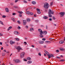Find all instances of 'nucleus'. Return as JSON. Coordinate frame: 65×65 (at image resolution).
<instances>
[{
  "instance_id": "58836bf2",
  "label": "nucleus",
  "mask_w": 65,
  "mask_h": 65,
  "mask_svg": "<svg viewBox=\"0 0 65 65\" xmlns=\"http://www.w3.org/2000/svg\"><path fill=\"white\" fill-rule=\"evenodd\" d=\"M16 40H17V41H19V39L18 38H15Z\"/></svg>"
},
{
  "instance_id": "e433bc0d",
  "label": "nucleus",
  "mask_w": 65,
  "mask_h": 65,
  "mask_svg": "<svg viewBox=\"0 0 65 65\" xmlns=\"http://www.w3.org/2000/svg\"><path fill=\"white\" fill-rule=\"evenodd\" d=\"M60 58H61L59 57H58L57 56L56 57V59H60Z\"/></svg>"
},
{
  "instance_id": "864d4df0",
  "label": "nucleus",
  "mask_w": 65,
  "mask_h": 65,
  "mask_svg": "<svg viewBox=\"0 0 65 65\" xmlns=\"http://www.w3.org/2000/svg\"><path fill=\"white\" fill-rule=\"evenodd\" d=\"M50 5H51V6H52V5H53V2H51V3Z\"/></svg>"
},
{
  "instance_id": "423d86ee",
  "label": "nucleus",
  "mask_w": 65,
  "mask_h": 65,
  "mask_svg": "<svg viewBox=\"0 0 65 65\" xmlns=\"http://www.w3.org/2000/svg\"><path fill=\"white\" fill-rule=\"evenodd\" d=\"M60 14L61 16V17H63L64 16V15L65 14V12H60L59 13Z\"/></svg>"
},
{
  "instance_id": "c03bdc74",
  "label": "nucleus",
  "mask_w": 65,
  "mask_h": 65,
  "mask_svg": "<svg viewBox=\"0 0 65 65\" xmlns=\"http://www.w3.org/2000/svg\"><path fill=\"white\" fill-rule=\"evenodd\" d=\"M37 11H40V9L37 8Z\"/></svg>"
},
{
  "instance_id": "5701e85b",
  "label": "nucleus",
  "mask_w": 65,
  "mask_h": 65,
  "mask_svg": "<svg viewBox=\"0 0 65 65\" xmlns=\"http://www.w3.org/2000/svg\"><path fill=\"white\" fill-rule=\"evenodd\" d=\"M48 16L49 17H50V18H52V15L51 14H49Z\"/></svg>"
},
{
  "instance_id": "0e129e2a",
  "label": "nucleus",
  "mask_w": 65,
  "mask_h": 65,
  "mask_svg": "<svg viewBox=\"0 0 65 65\" xmlns=\"http://www.w3.org/2000/svg\"><path fill=\"white\" fill-rule=\"evenodd\" d=\"M54 26H56L57 25H56V24H54Z\"/></svg>"
},
{
  "instance_id": "412c9836",
  "label": "nucleus",
  "mask_w": 65,
  "mask_h": 65,
  "mask_svg": "<svg viewBox=\"0 0 65 65\" xmlns=\"http://www.w3.org/2000/svg\"><path fill=\"white\" fill-rule=\"evenodd\" d=\"M0 24H1V25H4V24H3V22L1 21H0Z\"/></svg>"
},
{
  "instance_id": "a211bd4d",
  "label": "nucleus",
  "mask_w": 65,
  "mask_h": 65,
  "mask_svg": "<svg viewBox=\"0 0 65 65\" xmlns=\"http://www.w3.org/2000/svg\"><path fill=\"white\" fill-rule=\"evenodd\" d=\"M60 60V62H64V61H65L64 59H61Z\"/></svg>"
},
{
  "instance_id": "c85d7f7f",
  "label": "nucleus",
  "mask_w": 65,
  "mask_h": 65,
  "mask_svg": "<svg viewBox=\"0 0 65 65\" xmlns=\"http://www.w3.org/2000/svg\"><path fill=\"white\" fill-rule=\"evenodd\" d=\"M50 55L51 56V57H54V56L53 54H50Z\"/></svg>"
},
{
  "instance_id": "c9c22d12",
  "label": "nucleus",
  "mask_w": 65,
  "mask_h": 65,
  "mask_svg": "<svg viewBox=\"0 0 65 65\" xmlns=\"http://www.w3.org/2000/svg\"><path fill=\"white\" fill-rule=\"evenodd\" d=\"M18 28L19 30L21 29V27H20V26L18 27Z\"/></svg>"
},
{
  "instance_id": "3c124183",
  "label": "nucleus",
  "mask_w": 65,
  "mask_h": 65,
  "mask_svg": "<svg viewBox=\"0 0 65 65\" xmlns=\"http://www.w3.org/2000/svg\"><path fill=\"white\" fill-rule=\"evenodd\" d=\"M19 17H22V14H20Z\"/></svg>"
},
{
  "instance_id": "a18cd8bd",
  "label": "nucleus",
  "mask_w": 65,
  "mask_h": 65,
  "mask_svg": "<svg viewBox=\"0 0 65 65\" xmlns=\"http://www.w3.org/2000/svg\"><path fill=\"white\" fill-rule=\"evenodd\" d=\"M36 21L37 23H38V22H39V21L38 20H36Z\"/></svg>"
},
{
  "instance_id": "ddd939ff",
  "label": "nucleus",
  "mask_w": 65,
  "mask_h": 65,
  "mask_svg": "<svg viewBox=\"0 0 65 65\" xmlns=\"http://www.w3.org/2000/svg\"><path fill=\"white\" fill-rule=\"evenodd\" d=\"M64 42V41H61L59 42V43H61V44H62V43H63Z\"/></svg>"
},
{
  "instance_id": "c756f323",
  "label": "nucleus",
  "mask_w": 65,
  "mask_h": 65,
  "mask_svg": "<svg viewBox=\"0 0 65 65\" xmlns=\"http://www.w3.org/2000/svg\"><path fill=\"white\" fill-rule=\"evenodd\" d=\"M2 18H6V16L3 15L2 16Z\"/></svg>"
},
{
  "instance_id": "1a4fd4ad",
  "label": "nucleus",
  "mask_w": 65,
  "mask_h": 65,
  "mask_svg": "<svg viewBox=\"0 0 65 65\" xmlns=\"http://www.w3.org/2000/svg\"><path fill=\"white\" fill-rule=\"evenodd\" d=\"M31 4H33L34 5L36 4V2L34 1H32L31 2Z\"/></svg>"
},
{
  "instance_id": "6ab92c4d",
  "label": "nucleus",
  "mask_w": 65,
  "mask_h": 65,
  "mask_svg": "<svg viewBox=\"0 0 65 65\" xmlns=\"http://www.w3.org/2000/svg\"><path fill=\"white\" fill-rule=\"evenodd\" d=\"M27 21L28 22H30V19H27Z\"/></svg>"
},
{
  "instance_id": "72a5a7b5",
  "label": "nucleus",
  "mask_w": 65,
  "mask_h": 65,
  "mask_svg": "<svg viewBox=\"0 0 65 65\" xmlns=\"http://www.w3.org/2000/svg\"><path fill=\"white\" fill-rule=\"evenodd\" d=\"M2 55L3 56H4L5 55V54L4 53H3Z\"/></svg>"
},
{
  "instance_id": "9b49d317",
  "label": "nucleus",
  "mask_w": 65,
  "mask_h": 65,
  "mask_svg": "<svg viewBox=\"0 0 65 65\" xmlns=\"http://www.w3.org/2000/svg\"><path fill=\"white\" fill-rule=\"evenodd\" d=\"M47 56H48V59H50L51 57V54H47Z\"/></svg>"
},
{
  "instance_id": "0eeeda50",
  "label": "nucleus",
  "mask_w": 65,
  "mask_h": 65,
  "mask_svg": "<svg viewBox=\"0 0 65 65\" xmlns=\"http://www.w3.org/2000/svg\"><path fill=\"white\" fill-rule=\"evenodd\" d=\"M15 61L16 62H17V63H20V62H21V61L18 59H16L15 60Z\"/></svg>"
},
{
  "instance_id": "69168bd1",
  "label": "nucleus",
  "mask_w": 65,
  "mask_h": 65,
  "mask_svg": "<svg viewBox=\"0 0 65 65\" xmlns=\"http://www.w3.org/2000/svg\"><path fill=\"white\" fill-rule=\"evenodd\" d=\"M13 3H11V5H13Z\"/></svg>"
},
{
  "instance_id": "39448f33",
  "label": "nucleus",
  "mask_w": 65,
  "mask_h": 65,
  "mask_svg": "<svg viewBox=\"0 0 65 65\" xmlns=\"http://www.w3.org/2000/svg\"><path fill=\"white\" fill-rule=\"evenodd\" d=\"M17 50H18V52H19L22 49V48H21L20 47H18L17 48Z\"/></svg>"
},
{
  "instance_id": "2eb2a0df",
  "label": "nucleus",
  "mask_w": 65,
  "mask_h": 65,
  "mask_svg": "<svg viewBox=\"0 0 65 65\" xmlns=\"http://www.w3.org/2000/svg\"><path fill=\"white\" fill-rule=\"evenodd\" d=\"M44 42V41H39V43L41 44H43V43Z\"/></svg>"
},
{
  "instance_id": "49530a36",
  "label": "nucleus",
  "mask_w": 65,
  "mask_h": 65,
  "mask_svg": "<svg viewBox=\"0 0 65 65\" xmlns=\"http://www.w3.org/2000/svg\"><path fill=\"white\" fill-rule=\"evenodd\" d=\"M56 52L57 53H58V52H59V50H56Z\"/></svg>"
},
{
  "instance_id": "f03ea898",
  "label": "nucleus",
  "mask_w": 65,
  "mask_h": 65,
  "mask_svg": "<svg viewBox=\"0 0 65 65\" xmlns=\"http://www.w3.org/2000/svg\"><path fill=\"white\" fill-rule=\"evenodd\" d=\"M49 4L47 3H45L44 6L45 8V9H47L49 7Z\"/></svg>"
},
{
  "instance_id": "4c0bfd02",
  "label": "nucleus",
  "mask_w": 65,
  "mask_h": 65,
  "mask_svg": "<svg viewBox=\"0 0 65 65\" xmlns=\"http://www.w3.org/2000/svg\"><path fill=\"white\" fill-rule=\"evenodd\" d=\"M47 43H48V44H50V43H51V42L50 41H48Z\"/></svg>"
},
{
  "instance_id": "603ef678",
  "label": "nucleus",
  "mask_w": 65,
  "mask_h": 65,
  "mask_svg": "<svg viewBox=\"0 0 65 65\" xmlns=\"http://www.w3.org/2000/svg\"><path fill=\"white\" fill-rule=\"evenodd\" d=\"M49 40L50 41H51L52 40V38H50L49 39Z\"/></svg>"
},
{
  "instance_id": "a878e982",
  "label": "nucleus",
  "mask_w": 65,
  "mask_h": 65,
  "mask_svg": "<svg viewBox=\"0 0 65 65\" xmlns=\"http://www.w3.org/2000/svg\"><path fill=\"white\" fill-rule=\"evenodd\" d=\"M60 50L62 51H64V49L62 48H60Z\"/></svg>"
},
{
  "instance_id": "4d7b16f0",
  "label": "nucleus",
  "mask_w": 65,
  "mask_h": 65,
  "mask_svg": "<svg viewBox=\"0 0 65 65\" xmlns=\"http://www.w3.org/2000/svg\"><path fill=\"white\" fill-rule=\"evenodd\" d=\"M2 42H0V45H2Z\"/></svg>"
},
{
  "instance_id": "6e6d98bb",
  "label": "nucleus",
  "mask_w": 65,
  "mask_h": 65,
  "mask_svg": "<svg viewBox=\"0 0 65 65\" xmlns=\"http://www.w3.org/2000/svg\"><path fill=\"white\" fill-rule=\"evenodd\" d=\"M46 29H47V25H46Z\"/></svg>"
},
{
  "instance_id": "052dcab7",
  "label": "nucleus",
  "mask_w": 65,
  "mask_h": 65,
  "mask_svg": "<svg viewBox=\"0 0 65 65\" xmlns=\"http://www.w3.org/2000/svg\"><path fill=\"white\" fill-rule=\"evenodd\" d=\"M26 27V28H28V26H25Z\"/></svg>"
},
{
  "instance_id": "774afa93",
  "label": "nucleus",
  "mask_w": 65,
  "mask_h": 65,
  "mask_svg": "<svg viewBox=\"0 0 65 65\" xmlns=\"http://www.w3.org/2000/svg\"><path fill=\"white\" fill-rule=\"evenodd\" d=\"M44 47H45V48L46 47V45H44Z\"/></svg>"
},
{
  "instance_id": "8fccbe9b",
  "label": "nucleus",
  "mask_w": 65,
  "mask_h": 65,
  "mask_svg": "<svg viewBox=\"0 0 65 65\" xmlns=\"http://www.w3.org/2000/svg\"><path fill=\"white\" fill-rule=\"evenodd\" d=\"M24 43L25 44H27V43L26 42H24Z\"/></svg>"
},
{
  "instance_id": "f8f14e48",
  "label": "nucleus",
  "mask_w": 65,
  "mask_h": 65,
  "mask_svg": "<svg viewBox=\"0 0 65 65\" xmlns=\"http://www.w3.org/2000/svg\"><path fill=\"white\" fill-rule=\"evenodd\" d=\"M26 14H30V12L27 11L26 12Z\"/></svg>"
},
{
  "instance_id": "5fc2aeb1",
  "label": "nucleus",
  "mask_w": 65,
  "mask_h": 65,
  "mask_svg": "<svg viewBox=\"0 0 65 65\" xmlns=\"http://www.w3.org/2000/svg\"><path fill=\"white\" fill-rule=\"evenodd\" d=\"M23 2H24V3H27V1H23Z\"/></svg>"
},
{
  "instance_id": "4be33fe9",
  "label": "nucleus",
  "mask_w": 65,
  "mask_h": 65,
  "mask_svg": "<svg viewBox=\"0 0 65 65\" xmlns=\"http://www.w3.org/2000/svg\"><path fill=\"white\" fill-rule=\"evenodd\" d=\"M34 30V29H33V28H31L30 29V31H33Z\"/></svg>"
},
{
  "instance_id": "f704fd0d",
  "label": "nucleus",
  "mask_w": 65,
  "mask_h": 65,
  "mask_svg": "<svg viewBox=\"0 0 65 65\" xmlns=\"http://www.w3.org/2000/svg\"><path fill=\"white\" fill-rule=\"evenodd\" d=\"M27 60H30L31 59V58H30V57H28L27 58Z\"/></svg>"
},
{
  "instance_id": "338daca9",
  "label": "nucleus",
  "mask_w": 65,
  "mask_h": 65,
  "mask_svg": "<svg viewBox=\"0 0 65 65\" xmlns=\"http://www.w3.org/2000/svg\"><path fill=\"white\" fill-rule=\"evenodd\" d=\"M0 36H3V35H2V34H0Z\"/></svg>"
},
{
  "instance_id": "de8ad7c7",
  "label": "nucleus",
  "mask_w": 65,
  "mask_h": 65,
  "mask_svg": "<svg viewBox=\"0 0 65 65\" xmlns=\"http://www.w3.org/2000/svg\"><path fill=\"white\" fill-rule=\"evenodd\" d=\"M38 54L39 56H41V53H39Z\"/></svg>"
},
{
  "instance_id": "bb28decb",
  "label": "nucleus",
  "mask_w": 65,
  "mask_h": 65,
  "mask_svg": "<svg viewBox=\"0 0 65 65\" xmlns=\"http://www.w3.org/2000/svg\"><path fill=\"white\" fill-rule=\"evenodd\" d=\"M12 20L13 21H14V20H15V19H14V18H12Z\"/></svg>"
},
{
  "instance_id": "79ce46f5",
  "label": "nucleus",
  "mask_w": 65,
  "mask_h": 65,
  "mask_svg": "<svg viewBox=\"0 0 65 65\" xmlns=\"http://www.w3.org/2000/svg\"><path fill=\"white\" fill-rule=\"evenodd\" d=\"M23 23H26V21L25 20H24L23 21Z\"/></svg>"
},
{
  "instance_id": "a19ab883",
  "label": "nucleus",
  "mask_w": 65,
  "mask_h": 65,
  "mask_svg": "<svg viewBox=\"0 0 65 65\" xmlns=\"http://www.w3.org/2000/svg\"><path fill=\"white\" fill-rule=\"evenodd\" d=\"M14 8H18V7H17V6H14Z\"/></svg>"
},
{
  "instance_id": "37998d69",
  "label": "nucleus",
  "mask_w": 65,
  "mask_h": 65,
  "mask_svg": "<svg viewBox=\"0 0 65 65\" xmlns=\"http://www.w3.org/2000/svg\"><path fill=\"white\" fill-rule=\"evenodd\" d=\"M42 40H43L44 41H45V38H43L42 39Z\"/></svg>"
},
{
  "instance_id": "f3484780",
  "label": "nucleus",
  "mask_w": 65,
  "mask_h": 65,
  "mask_svg": "<svg viewBox=\"0 0 65 65\" xmlns=\"http://www.w3.org/2000/svg\"><path fill=\"white\" fill-rule=\"evenodd\" d=\"M11 28H12V27H11V26H10L9 27V28H8L7 30L8 31H9V30H10V29H11Z\"/></svg>"
},
{
  "instance_id": "09e8293b",
  "label": "nucleus",
  "mask_w": 65,
  "mask_h": 65,
  "mask_svg": "<svg viewBox=\"0 0 65 65\" xmlns=\"http://www.w3.org/2000/svg\"><path fill=\"white\" fill-rule=\"evenodd\" d=\"M18 22L19 24H20V21H18Z\"/></svg>"
},
{
  "instance_id": "9d476101",
  "label": "nucleus",
  "mask_w": 65,
  "mask_h": 65,
  "mask_svg": "<svg viewBox=\"0 0 65 65\" xmlns=\"http://www.w3.org/2000/svg\"><path fill=\"white\" fill-rule=\"evenodd\" d=\"M6 12H9V10L8 9V8H6Z\"/></svg>"
},
{
  "instance_id": "680f3d73",
  "label": "nucleus",
  "mask_w": 65,
  "mask_h": 65,
  "mask_svg": "<svg viewBox=\"0 0 65 65\" xmlns=\"http://www.w3.org/2000/svg\"><path fill=\"white\" fill-rule=\"evenodd\" d=\"M34 17H36V15L35 14H34Z\"/></svg>"
},
{
  "instance_id": "13d9d810",
  "label": "nucleus",
  "mask_w": 65,
  "mask_h": 65,
  "mask_svg": "<svg viewBox=\"0 0 65 65\" xmlns=\"http://www.w3.org/2000/svg\"><path fill=\"white\" fill-rule=\"evenodd\" d=\"M18 0H15V2H18Z\"/></svg>"
},
{
  "instance_id": "393cba45",
  "label": "nucleus",
  "mask_w": 65,
  "mask_h": 65,
  "mask_svg": "<svg viewBox=\"0 0 65 65\" xmlns=\"http://www.w3.org/2000/svg\"><path fill=\"white\" fill-rule=\"evenodd\" d=\"M18 13L20 14H22V13H23V12L22 11H19L18 12Z\"/></svg>"
},
{
  "instance_id": "e2e57ef3",
  "label": "nucleus",
  "mask_w": 65,
  "mask_h": 65,
  "mask_svg": "<svg viewBox=\"0 0 65 65\" xmlns=\"http://www.w3.org/2000/svg\"><path fill=\"white\" fill-rule=\"evenodd\" d=\"M44 55L45 56H46V54H45V53H44Z\"/></svg>"
},
{
  "instance_id": "473e14b6",
  "label": "nucleus",
  "mask_w": 65,
  "mask_h": 65,
  "mask_svg": "<svg viewBox=\"0 0 65 65\" xmlns=\"http://www.w3.org/2000/svg\"><path fill=\"white\" fill-rule=\"evenodd\" d=\"M16 14V13H13L12 14V15H15Z\"/></svg>"
},
{
  "instance_id": "aec40b11",
  "label": "nucleus",
  "mask_w": 65,
  "mask_h": 65,
  "mask_svg": "<svg viewBox=\"0 0 65 65\" xmlns=\"http://www.w3.org/2000/svg\"><path fill=\"white\" fill-rule=\"evenodd\" d=\"M10 43L11 44H13V42L12 41H10Z\"/></svg>"
},
{
  "instance_id": "ea45409f",
  "label": "nucleus",
  "mask_w": 65,
  "mask_h": 65,
  "mask_svg": "<svg viewBox=\"0 0 65 65\" xmlns=\"http://www.w3.org/2000/svg\"><path fill=\"white\" fill-rule=\"evenodd\" d=\"M49 20L50 21H52V19L51 18H50L49 19Z\"/></svg>"
},
{
  "instance_id": "7ed1b4c3",
  "label": "nucleus",
  "mask_w": 65,
  "mask_h": 65,
  "mask_svg": "<svg viewBox=\"0 0 65 65\" xmlns=\"http://www.w3.org/2000/svg\"><path fill=\"white\" fill-rule=\"evenodd\" d=\"M25 53L24 52L20 54V58H23L24 57V56H25Z\"/></svg>"
},
{
  "instance_id": "6e6552de",
  "label": "nucleus",
  "mask_w": 65,
  "mask_h": 65,
  "mask_svg": "<svg viewBox=\"0 0 65 65\" xmlns=\"http://www.w3.org/2000/svg\"><path fill=\"white\" fill-rule=\"evenodd\" d=\"M14 34H19V32L17 31H15L14 32Z\"/></svg>"
},
{
  "instance_id": "b1692460",
  "label": "nucleus",
  "mask_w": 65,
  "mask_h": 65,
  "mask_svg": "<svg viewBox=\"0 0 65 65\" xmlns=\"http://www.w3.org/2000/svg\"><path fill=\"white\" fill-rule=\"evenodd\" d=\"M44 52H45L46 53V54H48V53L45 50Z\"/></svg>"
},
{
  "instance_id": "7c9ffc66",
  "label": "nucleus",
  "mask_w": 65,
  "mask_h": 65,
  "mask_svg": "<svg viewBox=\"0 0 65 65\" xmlns=\"http://www.w3.org/2000/svg\"><path fill=\"white\" fill-rule=\"evenodd\" d=\"M37 12H38V13H41V12H40V11H37Z\"/></svg>"
},
{
  "instance_id": "4468645a",
  "label": "nucleus",
  "mask_w": 65,
  "mask_h": 65,
  "mask_svg": "<svg viewBox=\"0 0 65 65\" xmlns=\"http://www.w3.org/2000/svg\"><path fill=\"white\" fill-rule=\"evenodd\" d=\"M43 18L44 19H48V18L46 16L43 17Z\"/></svg>"
},
{
  "instance_id": "2f4dec72",
  "label": "nucleus",
  "mask_w": 65,
  "mask_h": 65,
  "mask_svg": "<svg viewBox=\"0 0 65 65\" xmlns=\"http://www.w3.org/2000/svg\"><path fill=\"white\" fill-rule=\"evenodd\" d=\"M30 14L31 15H33V14H33V13L32 12H30Z\"/></svg>"
},
{
  "instance_id": "bf43d9fd",
  "label": "nucleus",
  "mask_w": 65,
  "mask_h": 65,
  "mask_svg": "<svg viewBox=\"0 0 65 65\" xmlns=\"http://www.w3.org/2000/svg\"><path fill=\"white\" fill-rule=\"evenodd\" d=\"M24 60L25 61H27V60H26L25 59H24Z\"/></svg>"
},
{
  "instance_id": "20e7f679",
  "label": "nucleus",
  "mask_w": 65,
  "mask_h": 65,
  "mask_svg": "<svg viewBox=\"0 0 65 65\" xmlns=\"http://www.w3.org/2000/svg\"><path fill=\"white\" fill-rule=\"evenodd\" d=\"M48 13H49V14H54V12H52V10H51V9H49L48 10Z\"/></svg>"
},
{
  "instance_id": "f257e3e1",
  "label": "nucleus",
  "mask_w": 65,
  "mask_h": 65,
  "mask_svg": "<svg viewBox=\"0 0 65 65\" xmlns=\"http://www.w3.org/2000/svg\"><path fill=\"white\" fill-rule=\"evenodd\" d=\"M38 31L39 32L40 34V36L41 37H43V36L42 35V34H44L45 33V34L46 35L47 34V31H42V30L41 29H39L38 30Z\"/></svg>"
},
{
  "instance_id": "dca6fc26",
  "label": "nucleus",
  "mask_w": 65,
  "mask_h": 65,
  "mask_svg": "<svg viewBox=\"0 0 65 65\" xmlns=\"http://www.w3.org/2000/svg\"><path fill=\"white\" fill-rule=\"evenodd\" d=\"M32 63V61H28L27 62V64H31V63Z\"/></svg>"
},
{
  "instance_id": "cd10ccee",
  "label": "nucleus",
  "mask_w": 65,
  "mask_h": 65,
  "mask_svg": "<svg viewBox=\"0 0 65 65\" xmlns=\"http://www.w3.org/2000/svg\"><path fill=\"white\" fill-rule=\"evenodd\" d=\"M27 23V22H23V24L24 25H26V24Z\"/></svg>"
}]
</instances>
